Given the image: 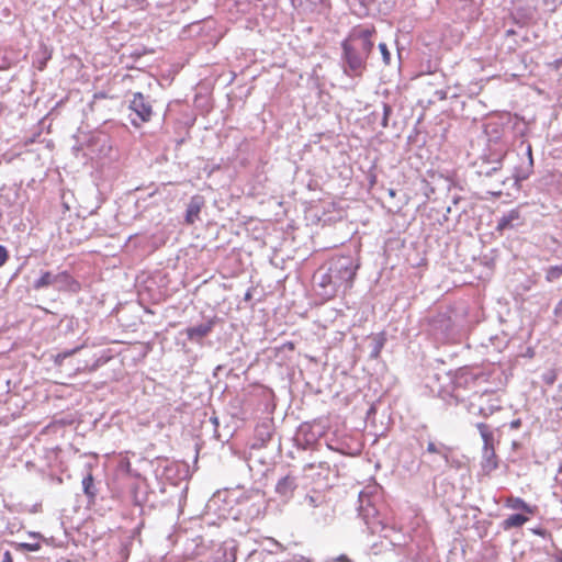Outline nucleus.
I'll use <instances>...</instances> for the list:
<instances>
[{
	"label": "nucleus",
	"instance_id": "obj_1",
	"mask_svg": "<svg viewBox=\"0 0 562 562\" xmlns=\"http://www.w3.org/2000/svg\"><path fill=\"white\" fill-rule=\"evenodd\" d=\"M374 27H353L342 42L344 57L348 68L355 76H361L367 66V60L373 49L372 36Z\"/></svg>",
	"mask_w": 562,
	"mask_h": 562
},
{
	"label": "nucleus",
	"instance_id": "obj_2",
	"mask_svg": "<svg viewBox=\"0 0 562 562\" xmlns=\"http://www.w3.org/2000/svg\"><path fill=\"white\" fill-rule=\"evenodd\" d=\"M327 271L321 277L319 286H331L330 296L337 295L339 291L344 295L352 289L358 265L350 256H335L328 261Z\"/></svg>",
	"mask_w": 562,
	"mask_h": 562
},
{
	"label": "nucleus",
	"instance_id": "obj_3",
	"mask_svg": "<svg viewBox=\"0 0 562 562\" xmlns=\"http://www.w3.org/2000/svg\"><path fill=\"white\" fill-rule=\"evenodd\" d=\"M130 109L138 116L139 123L132 121L134 126H139L140 123L150 121L153 115L151 104L146 100L145 95L140 92H135L131 100Z\"/></svg>",
	"mask_w": 562,
	"mask_h": 562
},
{
	"label": "nucleus",
	"instance_id": "obj_4",
	"mask_svg": "<svg viewBox=\"0 0 562 562\" xmlns=\"http://www.w3.org/2000/svg\"><path fill=\"white\" fill-rule=\"evenodd\" d=\"M213 327H214V322L209 321L207 323H204V324H201L198 326L188 327L186 329V334H187V337L189 340L199 341V340L203 339L204 337H206L212 331Z\"/></svg>",
	"mask_w": 562,
	"mask_h": 562
},
{
	"label": "nucleus",
	"instance_id": "obj_5",
	"mask_svg": "<svg viewBox=\"0 0 562 562\" xmlns=\"http://www.w3.org/2000/svg\"><path fill=\"white\" fill-rule=\"evenodd\" d=\"M204 201L202 196L195 195L191 199L187 212H186V223L188 225H192L199 220L200 212L203 207Z\"/></svg>",
	"mask_w": 562,
	"mask_h": 562
},
{
	"label": "nucleus",
	"instance_id": "obj_6",
	"mask_svg": "<svg viewBox=\"0 0 562 562\" xmlns=\"http://www.w3.org/2000/svg\"><path fill=\"white\" fill-rule=\"evenodd\" d=\"M498 467V459L494 449H482V469L490 473Z\"/></svg>",
	"mask_w": 562,
	"mask_h": 562
},
{
	"label": "nucleus",
	"instance_id": "obj_7",
	"mask_svg": "<svg viewBox=\"0 0 562 562\" xmlns=\"http://www.w3.org/2000/svg\"><path fill=\"white\" fill-rule=\"evenodd\" d=\"M476 428L481 435V438L483 440V448L482 449H494L495 448V439L494 434L491 429V427L485 423H479L476 425Z\"/></svg>",
	"mask_w": 562,
	"mask_h": 562
},
{
	"label": "nucleus",
	"instance_id": "obj_8",
	"mask_svg": "<svg viewBox=\"0 0 562 562\" xmlns=\"http://www.w3.org/2000/svg\"><path fill=\"white\" fill-rule=\"evenodd\" d=\"M528 156H529V161H527L524 166L517 168L515 171L514 177L518 181L528 179L532 172L533 161H532L531 146H528Z\"/></svg>",
	"mask_w": 562,
	"mask_h": 562
},
{
	"label": "nucleus",
	"instance_id": "obj_9",
	"mask_svg": "<svg viewBox=\"0 0 562 562\" xmlns=\"http://www.w3.org/2000/svg\"><path fill=\"white\" fill-rule=\"evenodd\" d=\"M529 520V517L521 514L509 515L503 522V527L505 530L512 528H518L525 525Z\"/></svg>",
	"mask_w": 562,
	"mask_h": 562
},
{
	"label": "nucleus",
	"instance_id": "obj_10",
	"mask_svg": "<svg viewBox=\"0 0 562 562\" xmlns=\"http://www.w3.org/2000/svg\"><path fill=\"white\" fill-rule=\"evenodd\" d=\"M82 490L86 496L93 501L97 496V488L94 486V477L91 472H89L83 479H82Z\"/></svg>",
	"mask_w": 562,
	"mask_h": 562
},
{
	"label": "nucleus",
	"instance_id": "obj_11",
	"mask_svg": "<svg viewBox=\"0 0 562 562\" xmlns=\"http://www.w3.org/2000/svg\"><path fill=\"white\" fill-rule=\"evenodd\" d=\"M295 488V482H294V479L291 477V476H284L282 477L277 486H276V491L281 494V495H288V494H292L293 491Z\"/></svg>",
	"mask_w": 562,
	"mask_h": 562
},
{
	"label": "nucleus",
	"instance_id": "obj_12",
	"mask_svg": "<svg viewBox=\"0 0 562 562\" xmlns=\"http://www.w3.org/2000/svg\"><path fill=\"white\" fill-rule=\"evenodd\" d=\"M54 282H57V278L56 276H54L52 272L49 271H45L42 273V276L34 282V289L35 290H41V289H44V288H47L49 285H52Z\"/></svg>",
	"mask_w": 562,
	"mask_h": 562
},
{
	"label": "nucleus",
	"instance_id": "obj_13",
	"mask_svg": "<svg viewBox=\"0 0 562 562\" xmlns=\"http://www.w3.org/2000/svg\"><path fill=\"white\" fill-rule=\"evenodd\" d=\"M519 218V212L518 211H510L507 215L503 216L497 225V229L503 231L512 225L513 221H516Z\"/></svg>",
	"mask_w": 562,
	"mask_h": 562
},
{
	"label": "nucleus",
	"instance_id": "obj_14",
	"mask_svg": "<svg viewBox=\"0 0 562 562\" xmlns=\"http://www.w3.org/2000/svg\"><path fill=\"white\" fill-rule=\"evenodd\" d=\"M507 505L514 509H522L528 514H532V510L530 509L529 505L519 497L508 498Z\"/></svg>",
	"mask_w": 562,
	"mask_h": 562
},
{
	"label": "nucleus",
	"instance_id": "obj_15",
	"mask_svg": "<svg viewBox=\"0 0 562 562\" xmlns=\"http://www.w3.org/2000/svg\"><path fill=\"white\" fill-rule=\"evenodd\" d=\"M562 277V266H551L546 270V280L548 282H553Z\"/></svg>",
	"mask_w": 562,
	"mask_h": 562
},
{
	"label": "nucleus",
	"instance_id": "obj_16",
	"mask_svg": "<svg viewBox=\"0 0 562 562\" xmlns=\"http://www.w3.org/2000/svg\"><path fill=\"white\" fill-rule=\"evenodd\" d=\"M19 549L23 551L34 552L38 551L41 549V544L38 542L36 543H27V542H21L18 544Z\"/></svg>",
	"mask_w": 562,
	"mask_h": 562
},
{
	"label": "nucleus",
	"instance_id": "obj_17",
	"mask_svg": "<svg viewBox=\"0 0 562 562\" xmlns=\"http://www.w3.org/2000/svg\"><path fill=\"white\" fill-rule=\"evenodd\" d=\"M52 58V53L45 47L44 48V56L41 60H38V64H37V69L40 71L44 70L46 65H47V61Z\"/></svg>",
	"mask_w": 562,
	"mask_h": 562
},
{
	"label": "nucleus",
	"instance_id": "obj_18",
	"mask_svg": "<svg viewBox=\"0 0 562 562\" xmlns=\"http://www.w3.org/2000/svg\"><path fill=\"white\" fill-rule=\"evenodd\" d=\"M379 49H380V52L382 54L384 64L389 65L390 61H391V54H390V52L387 49L386 44L385 43H380L379 44Z\"/></svg>",
	"mask_w": 562,
	"mask_h": 562
},
{
	"label": "nucleus",
	"instance_id": "obj_19",
	"mask_svg": "<svg viewBox=\"0 0 562 562\" xmlns=\"http://www.w3.org/2000/svg\"><path fill=\"white\" fill-rule=\"evenodd\" d=\"M65 285L72 292H78L80 290V283L72 277H70V280H68Z\"/></svg>",
	"mask_w": 562,
	"mask_h": 562
},
{
	"label": "nucleus",
	"instance_id": "obj_20",
	"mask_svg": "<svg viewBox=\"0 0 562 562\" xmlns=\"http://www.w3.org/2000/svg\"><path fill=\"white\" fill-rule=\"evenodd\" d=\"M70 277L71 274L67 271H61L58 274H56L57 282H63L64 284H66L68 280H70Z\"/></svg>",
	"mask_w": 562,
	"mask_h": 562
},
{
	"label": "nucleus",
	"instance_id": "obj_21",
	"mask_svg": "<svg viewBox=\"0 0 562 562\" xmlns=\"http://www.w3.org/2000/svg\"><path fill=\"white\" fill-rule=\"evenodd\" d=\"M9 258L8 250L5 247L0 245V267H2Z\"/></svg>",
	"mask_w": 562,
	"mask_h": 562
},
{
	"label": "nucleus",
	"instance_id": "obj_22",
	"mask_svg": "<svg viewBox=\"0 0 562 562\" xmlns=\"http://www.w3.org/2000/svg\"><path fill=\"white\" fill-rule=\"evenodd\" d=\"M427 451L429 453H438V449L434 442H429L427 446Z\"/></svg>",
	"mask_w": 562,
	"mask_h": 562
},
{
	"label": "nucleus",
	"instance_id": "obj_23",
	"mask_svg": "<svg viewBox=\"0 0 562 562\" xmlns=\"http://www.w3.org/2000/svg\"><path fill=\"white\" fill-rule=\"evenodd\" d=\"M1 562H13L12 555L10 551H5L3 553V558Z\"/></svg>",
	"mask_w": 562,
	"mask_h": 562
},
{
	"label": "nucleus",
	"instance_id": "obj_24",
	"mask_svg": "<svg viewBox=\"0 0 562 562\" xmlns=\"http://www.w3.org/2000/svg\"><path fill=\"white\" fill-rule=\"evenodd\" d=\"M284 347L288 348L289 350H294L295 345L292 341H288L284 344Z\"/></svg>",
	"mask_w": 562,
	"mask_h": 562
},
{
	"label": "nucleus",
	"instance_id": "obj_25",
	"mask_svg": "<svg viewBox=\"0 0 562 562\" xmlns=\"http://www.w3.org/2000/svg\"><path fill=\"white\" fill-rule=\"evenodd\" d=\"M520 427V420L519 419H516L514 422H512V428H518Z\"/></svg>",
	"mask_w": 562,
	"mask_h": 562
},
{
	"label": "nucleus",
	"instance_id": "obj_26",
	"mask_svg": "<svg viewBox=\"0 0 562 562\" xmlns=\"http://www.w3.org/2000/svg\"><path fill=\"white\" fill-rule=\"evenodd\" d=\"M389 111H390V108H389V106H385V114H386V115H387Z\"/></svg>",
	"mask_w": 562,
	"mask_h": 562
}]
</instances>
